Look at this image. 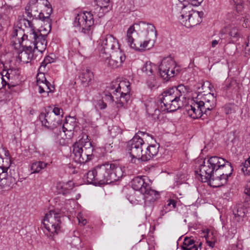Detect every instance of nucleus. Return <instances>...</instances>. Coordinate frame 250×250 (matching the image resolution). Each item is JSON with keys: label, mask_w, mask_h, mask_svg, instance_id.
Returning a JSON list of instances; mask_svg holds the SVG:
<instances>
[{"label": "nucleus", "mask_w": 250, "mask_h": 250, "mask_svg": "<svg viewBox=\"0 0 250 250\" xmlns=\"http://www.w3.org/2000/svg\"><path fill=\"white\" fill-rule=\"evenodd\" d=\"M243 8L242 3H238L236 4V9L238 13L241 11Z\"/></svg>", "instance_id": "51"}, {"label": "nucleus", "mask_w": 250, "mask_h": 250, "mask_svg": "<svg viewBox=\"0 0 250 250\" xmlns=\"http://www.w3.org/2000/svg\"><path fill=\"white\" fill-rule=\"evenodd\" d=\"M80 213H79V227L81 226H84L87 224V220L80 216Z\"/></svg>", "instance_id": "48"}, {"label": "nucleus", "mask_w": 250, "mask_h": 250, "mask_svg": "<svg viewBox=\"0 0 250 250\" xmlns=\"http://www.w3.org/2000/svg\"><path fill=\"white\" fill-rule=\"evenodd\" d=\"M130 83L128 81H113L107 87L103 98L108 104H112L114 101L113 95L117 100L115 101L117 104L119 106H123L130 99Z\"/></svg>", "instance_id": "5"}, {"label": "nucleus", "mask_w": 250, "mask_h": 250, "mask_svg": "<svg viewBox=\"0 0 250 250\" xmlns=\"http://www.w3.org/2000/svg\"><path fill=\"white\" fill-rule=\"evenodd\" d=\"M112 57L117 60L118 62H120V65L122 66L123 63L125 60V54L119 50L115 51V53L112 55Z\"/></svg>", "instance_id": "34"}, {"label": "nucleus", "mask_w": 250, "mask_h": 250, "mask_svg": "<svg viewBox=\"0 0 250 250\" xmlns=\"http://www.w3.org/2000/svg\"><path fill=\"white\" fill-rule=\"evenodd\" d=\"M144 144L143 140L138 135L127 142L126 150L132 158L131 162L135 163V160H142L143 157L142 146Z\"/></svg>", "instance_id": "11"}, {"label": "nucleus", "mask_w": 250, "mask_h": 250, "mask_svg": "<svg viewBox=\"0 0 250 250\" xmlns=\"http://www.w3.org/2000/svg\"><path fill=\"white\" fill-rule=\"evenodd\" d=\"M215 171L213 167L210 164L203 165L200 168V176L203 182H205L212 177L214 171Z\"/></svg>", "instance_id": "22"}, {"label": "nucleus", "mask_w": 250, "mask_h": 250, "mask_svg": "<svg viewBox=\"0 0 250 250\" xmlns=\"http://www.w3.org/2000/svg\"><path fill=\"white\" fill-rule=\"evenodd\" d=\"M147 26V30L150 31L153 35V39L157 38V31L154 25L146 23L145 21H140L139 23H135L134 25L130 26L126 32V42L127 45L133 49H138V45L134 43V38L133 34L135 32V26Z\"/></svg>", "instance_id": "13"}, {"label": "nucleus", "mask_w": 250, "mask_h": 250, "mask_svg": "<svg viewBox=\"0 0 250 250\" xmlns=\"http://www.w3.org/2000/svg\"><path fill=\"white\" fill-rule=\"evenodd\" d=\"M244 193L250 197V188H244Z\"/></svg>", "instance_id": "58"}, {"label": "nucleus", "mask_w": 250, "mask_h": 250, "mask_svg": "<svg viewBox=\"0 0 250 250\" xmlns=\"http://www.w3.org/2000/svg\"><path fill=\"white\" fill-rule=\"evenodd\" d=\"M78 16V14L77 15V16L75 17V20L73 22L74 27H77L78 26V21H77Z\"/></svg>", "instance_id": "60"}, {"label": "nucleus", "mask_w": 250, "mask_h": 250, "mask_svg": "<svg viewBox=\"0 0 250 250\" xmlns=\"http://www.w3.org/2000/svg\"><path fill=\"white\" fill-rule=\"evenodd\" d=\"M243 46L245 56L247 58L250 57V36L248 37L247 40L245 42Z\"/></svg>", "instance_id": "38"}, {"label": "nucleus", "mask_w": 250, "mask_h": 250, "mask_svg": "<svg viewBox=\"0 0 250 250\" xmlns=\"http://www.w3.org/2000/svg\"><path fill=\"white\" fill-rule=\"evenodd\" d=\"M76 84V81H74V83H71V85H73V87H74V88H77V86H75V85Z\"/></svg>", "instance_id": "63"}, {"label": "nucleus", "mask_w": 250, "mask_h": 250, "mask_svg": "<svg viewBox=\"0 0 250 250\" xmlns=\"http://www.w3.org/2000/svg\"><path fill=\"white\" fill-rule=\"evenodd\" d=\"M100 57L102 60L104 62L105 64L113 68L121 66L120 65V62H119L117 60H115L112 56H111V54L109 55H105L104 57Z\"/></svg>", "instance_id": "29"}, {"label": "nucleus", "mask_w": 250, "mask_h": 250, "mask_svg": "<svg viewBox=\"0 0 250 250\" xmlns=\"http://www.w3.org/2000/svg\"><path fill=\"white\" fill-rule=\"evenodd\" d=\"M203 1V0H187L186 1L192 5L197 6L199 5Z\"/></svg>", "instance_id": "44"}, {"label": "nucleus", "mask_w": 250, "mask_h": 250, "mask_svg": "<svg viewBox=\"0 0 250 250\" xmlns=\"http://www.w3.org/2000/svg\"><path fill=\"white\" fill-rule=\"evenodd\" d=\"M7 85L6 79L4 77L2 72H0V89H2L5 85Z\"/></svg>", "instance_id": "43"}, {"label": "nucleus", "mask_w": 250, "mask_h": 250, "mask_svg": "<svg viewBox=\"0 0 250 250\" xmlns=\"http://www.w3.org/2000/svg\"><path fill=\"white\" fill-rule=\"evenodd\" d=\"M38 14L40 15V16L38 17V19H40L43 21L44 22H46V24H48L47 23V19H46V16L44 15V14L41 12H39Z\"/></svg>", "instance_id": "47"}, {"label": "nucleus", "mask_w": 250, "mask_h": 250, "mask_svg": "<svg viewBox=\"0 0 250 250\" xmlns=\"http://www.w3.org/2000/svg\"><path fill=\"white\" fill-rule=\"evenodd\" d=\"M110 8L111 7H107L106 8L97 6V7L95 8V13L97 14L99 18H101L110 9Z\"/></svg>", "instance_id": "36"}, {"label": "nucleus", "mask_w": 250, "mask_h": 250, "mask_svg": "<svg viewBox=\"0 0 250 250\" xmlns=\"http://www.w3.org/2000/svg\"><path fill=\"white\" fill-rule=\"evenodd\" d=\"M7 171H5L1 174H0V188H3L4 186H9L7 184L8 178Z\"/></svg>", "instance_id": "37"}, {"label": "nucleus", "mask_w": 250, "mask_h": 250, "mask_svg": "<svg viewBox=\"0 0 250 250\" xmlns=\"http://www.w3.org/2000/svg\"><path fill=\"white\" fill-rule=\"evenodd\" d=\"M242 19L243 20V26L244 27L247 28L248 27V17H247V15H245L244 16H242L241 18V20Z\"/></svg>", "instance_id": "50"}, {"label": "nucleus", "mask_w": 250, "mask_h": 250, "mask_svg": "<svg viewBox=\"0 0 250 250\" xmlns=\"http://www.w3.org/2000/svg\"><path fill=\"white\" fill-rule=\"evenodd\" d=\"M186 1L187 0H177V2H176V3L173 5V7L172 8L173 11L174 12V8L175 7L176 5L179 4V3H181L182 4H185L183 2Z\"/></svg>", "instance_id": "56"}, {"label": "nucleus", "mask_w": 250, "mask_h": 250, "mask_svg": "<svg viewBox=\"0 0 250 250\" xmlns=\"http://www.w3.org/2000/svg\"><path fill=\"white\" fill-rule=\"evenodd\" d=\"M97 105L101 109H104L106 107V104L104 100H99L97 102Z\"/></svg>", "instance_id": "45"}, {"label": "nucleus", "mask_w": 250, "mask_h": 250, "mask_svg": "<svg viewBox=\"0 0 250 250\" xmlns=\"http://www.w3.org/2000/svg\"><path fill=\"white\" fill-rule=\"evenodd\" d=\"M158 148L155 145H151L148 146L145 153L143 154L142 161H147L155 156L158 153Z\"/></svg>", "instance_id": "25"}, {"label": "nucleus", "mask_w": 250, "mask_h": 250, "mask_svg": "<svg viewBox=\"0 0 250 250\" xmlns=\"http://www.w3.org/2000/svg\"><path fill=\"white\" fill-rule=\"evenodd\" d=\"M39 119L42 125L48 129L52 130L62 125L60 117H56L52 112L41 113Z\"/></svg>", "instance_id": "15"}, {"label": "nucleus", "mask_w": 250, "mask_h": 250, "mask_svg": "<svg viewBox=\"0 0 250 250\" xmlns=\"http://www.w3.org/2000/svg\"><path fill=\"white\" fill-rule=\"evenodd\" d=\"M4 77L6 79L8 88L11 91H14L13 88L16 87L20 83V72L18 68H12L8 69H3L2 71Z\"/></svg>", "instance_id": "16"}, {"label": "nucleus", "mask_w": 250, "mask_h": 250, "mask_svg": "<svg viewBox=\"0 0 250 250\" xmlns=\"http://www.w3.org/2000/svg\"><path fill=\"white\" fill-rule=\"evenodd\" d=\"M97 6L107 8L110 6V0H96Z\"/></svg>", "instance_id": "41"}, {"label": "nucleus", "mask_w": 250, "mask_h": 250, "mask_svg": "<svg viewBox=\"0 0 250 250\" xmlns=\"http://www.w3.org/2000/svg\"><path fill=\"white\" fill-rule=\"evenodd\" d=\"M47 165V163L42 161L36 162L32 164L31 168L33 173H38L45 168Z\"/></svg>", "instance_id": "32"}, {"label": "nucleus", "mask_w": 250, "mask_h": 250, "mask_svg": "<svg viewBox=\"0 0 250 250\" xmlns=\"http://www.w3.org/2000/svg\"><path fill=\"white\" fill-rule=\"evenodd\" d=\"M8 169V167H0V174H1V173L7 171Z\"/></svg>", "instance_id": "57"}, {"label": "nucleus", "mask_w": 250, "mask_h": 250, "mask_svg": "<svg viewBox=\"0 0 250 250\" xmlns=\"http://www.w3.org/2000/svg\"><path fill=\"white\" fill-rule=\"evenodd\" d=\"M174 13L178 16L180 22L187 28L200 24L204 16L203 11L193 10L189 4L179 3L174 8Z\"/></svg>", "instance_id": "6"}, {"label": "nucleus", "mask_w": 250, "mask_h": 250, "mask_svg": "<svg viewBox=\"0 0 250 250\" xmlns=\"http://www.w3.org/2000/svg\"><path fill=\"white\" fill-rule=\"evenodd\" d=\"M138 191L143 194L146 202H153L160 198L159 192L152 188H138Z\"/></svg>", "instance_id": "20"}, {"label": "nucleus", "mask_w": 250, "mask_h": 250, "mask_svg": "<svg viewBox=\"0 0 250 250\" xmlns=\"http://www.w3.org/2000/svg\"><path fill=\"white\" fill-rule=\"evenodd\" d=\"M44 59H45V62H47L48 63H52V62H54V59L49 56H47L45 57Z\"/></svg>", "instance_id": "52"}, {"label": "nucleus", "mask_w": 250, "mask_h": 250, "mask_svg": "<svg viewBox=\"0 0 250 250\" xmlns=\"http://www.w3.org/2000/svg\"><path fill=\"white\" fill-rule=\"evenodd\" d=\"M208 245L211 247H213L214 245V243L212 242H211V241H209V242H208Z\"/></svg>", "instance_id": "62"}, {"label": "nucleus", "mask_w": 250, "mask_h": 250, "mask_svg": "<svg viewBox=\"0 0 250 250\" xmlns=\"http://www.w3.org/2000/svg\"><path fill=\"white\" fill-rule=\"evenodd\" d=\"M123 175L121 167L106 162L98 165L84 176V179L88 184L95 186L110 184L120 179Z\"/></svg>", "instance_id": "1"}, {"label": "nucleus", "mask_w": 250, "mask_h": 250, "mask_svg": "<svg viewBox=\"0 0 250 250\" xmlns=\"http://www.w3.org/2000/svg\"><path fill=\"white\" fill-rule=\"evenodd\" d=\"M79 163L84 164L87 161L91 159V144L88 139V136L87 134H83L82 137L79 140Z\"/></svg>", "instance_id": "14"}, {"label": "nucleus", "mask_w": 250, "mask_h": 250, "mask_svg": "<svg viewBox=\"0 0 250 250\" xmlns=\"http://www.w3.org/2000/svg\"><path fill=\"white\" fill-rule=\"evenodd\" d=\"M94 79V75L89 67L82 68L79 72V81L83 87L89 86Z\"/></svg>", "instance_id": "18"}, {"label": "nucleus", "mask_w": 250, "mask_h": 250, "mask_svg": "<svg viewBox=\"0 0 250 250\" xmlns=\"http://www.w3.org/2000/svg\"><path fill=\"white\" fill-rule=\"evenodd\" d=\"M98 45L100 57L109 55L120 49L118 40L111 35L103 36L98 41Z\"/></svg>", "instance_id": "9"}, {"label": "nucleus", "mask_w": 250, "mask_h": 250, "mask_svg": "<svg viewBox=\"0 0 250 250\" xmlns=\"http://www.w3.org/2000/svg\"><path fill=\"white\" fill-rule=\"evenodd\" d=\"M242 171L245 175L250 174V157L241 165Z\"/></svg>", "instance_id": "35"}, {"label": "nucleus", "mask_w": 250, "mask_h": 250, "mask_svg": "<svg viewBox=\"0 0 250 250\" xmlns=\"http://www.w3.org/2000/svg\"><path fill=\"white\" fill-rule=\"evenodd\" d=\"M94 24L93 15L90 11H84L79 13V27L83 33H87Z\"/></svg>", "instance_id": "17"}, {"label": "nucleus", "mask_w": 250, "mask_h": 250, "mask_svg": "<svg viewBox=\"0 0 250 250\" xmlns=\"http://www.w3.org/2000/svg\"><path fill=\"white\" fill-rule=\"evenodd\" d=\"M169 211V209H166L165 207L160 211V215L161 216H164L167 212Z\"/></svg>", "instance_id": "54"}, {"label": "nucleus", "mask_w": 250, "mask_h": 250, "mask_svg": "<svg viewBox=\"0 0 250 250\" xmlns=\"http://www.w3.org/2000/svg\"><path fill=\"white\" fill-rule=\"evenodd\" d=\"M56 115V117H60L61 112H62V110L59 107H55L53 111L51 112Z\"/></svg>", "instance_id": "46"}, {"label": "nucleus", "mask_w": 250, "mask_h": 250, "mask_svg": "<svg viewBox=\"0 0 250 250\" xmlns=\"http://www.w3.org/2000/svg\"><path fill=\"white\" fill-rule=\"evenodd\" d=\"M65 215L62 209L51 210L46 213L43 220L45 229L51 234H57L61 228V218Z\"/></svg>", "instance_id": "8"}, {"label": "nucleus", "mask_w": 250, "mask_h": 250, "mask_svg": "<svg viewBox=\"0 0 250 250\" xmlns=\"http://www.w3.org/2000/svg\"><path fill=\"white\" fill-rule=\"evenodd\" d=\"M147 31H148V32H150V33L151 34L152 39H149L148 40L144 41L143 43H140L139 44V46H138V49H134L135 50L141 51V50H144L146 49L147 48H149L148 44L150 43V42H151L152 41V42L151 43V45H153L154 41L156 39H155V40L153 39V35H152V32L148 30H147Z\"/></svg>", "instance_id": "33"}, {"label": "nucleus", "mask_w": 250, "mask_h": 250, "mask_svg": "<svg viewBox=\"0 0 250 250\" xmlns=\"http://www.w3.org/2000/svg\"><path fill=\"white\" fill-rule=\"evenodd\" d=\"M176 63L171 57L164 58L159 66V73L162 78L168 81L175 74Z\"/></svg>", "instance_id": "12"}, {"label": "nucleus", "mask_w": 250, "mask_h": 250, "mask_svg": "<svg viewBox=\"0 0 250 250\" xmlns=\"http://www.w3.org/2000/svg\"><path fill=\"white\" fill-rule=\"evenodd\" d=\"M76 127V119L74 117L69 116L66 117L65 120V122L62 125V130L64 132L68 131L72 132V134L74 135V132L77 133V131L75 130Z\"/></svg>", "instance_id": "24"}, {"label": "nucleus", "mask_w": 250, "mask_h": 250, "mask_svg": "<svg viewBox=\"0 0 250 250\" xmlns=\"http://www.w3.org/2000/svg\"><path fill=\"white\" fill-rule=\"evenodd\" d=\"M177 202L173 199H169L167 201V204L165 205L166 209H169V211L174 209L176 207Z\"/></svg>", "instance_id": "39"}, {"label": "nucleus", "mask_w": 250, "mask_h": 250, "mask_svg": "<svg viewBox=\"0 0 250 250\" xmlns=\"http://www.w3.org/2000/svg\"><path fill=\"white\" fill-rule=\"evenodd\" d=\"M207 164H210V166L213 167L215 171L224 167L228 170V172H226V173L223 172L220 176V180H224V183H222V185L227 183L229 177L230 176L233 170L230 163L218 156L210 157L207 161Z\"/></svg>", "instance_id": "10"}, {"label": "nucleus", "mask_w": 250, "mask_h": 250, "mask_svg": "<svg viewBox=\"0 0 250 250\" xmlns=\"http://www.w3.org/2000/svg\"><path fill=\"white\" fill-rule=\"evenodd\" d=\"M216 98L213 94H200L193 99V102L188 109V114L195 119L201 118L204 114L211 116V111L216 106Z\"/></svg>", "instance_id": "4"}, {"label": "nucleus", "mask_w": 250, "mask_h": 250, "mask_svg": "<svg viewBox=\"0 0 250 250\" xmlns=\"http://www.w3.org/2000/svg\"><path fill=\"white\" fill-rule=\"evenodd\" d=\"M146 110L148 115L151 116L153 120H158L159 118V115L161 111L157 106V104L155 101L149 102L148 104H146Z\"/></svg>", "instance_id": "21"}, {"label": "nucleus", "mask_w": 250, "mask_h": 250, "mask_svg": "<svg viewBox=\"0 0 250 250\" xmlns=\"http://www.w3.org/2000/svg\"><path fill=\"white\" fill-rule=\"evenodd\" d=\"M181 248L182 250H198L197 245L195 244L194 240L188 237L184 238Z\"/></svg>", "instance_id": "26"}, {"label": "nucleus", "mask_w": 250, "mask_h": 250, "mask_svg": "<svg viewBox=\"0 0 250 250\" xmlns=\"http://www.w3.org/2000/svg\"><path fill=\"white\" fill-rule=\"evenodd\" d=\"M40 2L43 4L46 8V19H47V23L48 25L49 31H50L51 28V20L50 19V16L52 13V9L51 5L47 0H40Z\"/></svg>", "instance_id": "30"}, {"label": "nucleus", "mask_w": 250, "mask_h": 250, "mask_svg": "<svg viewBox=\"0 0 250 250\" xmlns=\"http://www.w3.org/2000/svg\"><path fill=\"white\" fill-rule=\"evenodd\" d=\"M35 29L32 21L25 18L21 19L18 25L15 26L12 34L11 44L12 46L20 53L26 48V51L31 50L30 42L35 38L34 31Z\"/></svg>", "instance_id": "2"}, {"label": "nucleus", "mask_w": 250, "mask_h": 250, "mask_svg": "<svg viewBox=\"0 0 250 250\" xmlns=\"http://www.w3.org/2000/svg\"><path fill=\"white\" fill-rule=\"evenodd\" d=\"M116 130H119L118 127L117 126H112L111 129H109V131L110 132V134L112 136L116 135V133H114L113 131H115Z\"/></svg>", "instance_id": "53"}, {"label": "nucleus", "mask_w": 250, "mask_h": 250, "mask_svg": "<svg viewBox=\"0 0 250 250\" xmlns=\"http://www.w3.org/2000/svg\"><path fill=\"white\" fill-rule=\"evenodd\" d=\"M220 40H213L212 42H211V47L212 48H214L215 47H216V46L219 43V42Z\"/></svg>", "instance_id": "55"}, {"label": "nucleus", "mask_w": 250, "mask_h": 250, "mask_svg": "<svg viewBox=\"0 0 250 250\" xmlns=\"http://www.w3.org/2000/svg\"><path fill=\"white\" fill-rule=\"evenodd\" d=\"M187 91L182 84L166 89L160 98L162 111L173 112L183 106Z\"/></svg>", "instance_id": "3"}, {"label": "nucleus", "mask_w": 250, "mask_h": 250, "mask_svg": "<svg viewBox=\"0 0 250 250\" xmlns=\"http://www.w3.org/2000/svg\"><path fill=\"white\" fill-rule=\"evenodd\" d=\"M41 3L40 0H31L25 8V14L27 17L30 18H32L33 19H38V17L40 16L38 14L39 11L38 7Z\"/></svg>", "instance_id": "19"}, {"label": "nucleus", "mask_w": 250, "mask_h": 250, "mask_svg": "<svg viewBox=\"0 0 250 250\" xmlns=\"http://www.w3.org/2000/svg\"><path fill=\"white\" fill-rule=\"evenodd\" d=\"M50 31H47L46 34L42 35L41 31L35 29L34 34L36 37L34 39L29 40L31 50L27 52L26 48L21 51L19 55V58L21 61L28 62L34 59V52L36 50L39 52L42 53L45 51L47 45L46 37Z\"/></svg>", "instance_id": "7"}, {"label": "nucleus", "mask_w": 250, "mask_h": 250, "mask_svg": "<svg viewBox=\"0 0 250 250\" xmlns=\"http://www.w3.org/2000/svg\"><path fill=\"white\" fill-rule=\"evenodd\" d=\"M47 64H48V63L47 62H45V59H44L43 61L41 64L40 69H42V67L44 68Z\"/></svg>", "instance_id": "59"}, {"label": "nucleus", "mask_w": 250, "mask_h": 250, "mask_svg": "<svg viewBox=\"0 0 250 250\" xmlns=\"http://www.w3.org/2000/svg\"><path fill=\"white\" fill-rule=\"evenodd\" d=\"M235 216L240 218H244L246 215V209L242 208H238L236 211H234Z\"/></svg>", "instance_id": "40"}, {"label": "nucleus", "mask_w": 250, "mask_h": 250, "mask_svg": "<svg viewBox=\"0 0 250 250\" xmlns=\"http://www.w3.org/2000/svg\"><path fill=\"white\" fill-rule=\"evenodd\" d=\"M47 82L44 74L43 73H38L37 76V85L43 82Z\"/></svg>", "instance_id": "42"}, {"label": "nucleus", "mask_w": 250, "mask_h": 250, "mask_svg": "<svg viewBox=\"0 0 250 250\" xmlns=\"http://www.w3.org/2000/svg\"><path fill=\"white\" fill-rule=\"evenodd\" d=\"M227 32L232 42L237 41L241 38L239 29L236 26H230L228 29Z\"/></svg>", "instance_id": "28"}, {"label": "nucleus", "mask_w": 250, "mask_h": 250, "mask_svg": "<svg viewBox=\"0 0 250 250\" xmlns=\"http://www.w3.org/2000/svg\"><path fill=\"white\" fill-rule=\"evenodd\" d=\"M157 69V66L150 61L146 62L144 64L142 70L148 76L154 75Z\"/></svg>", "instance_id": "27"}, {"label": "nucleus", "mask_w": 250, "mask_h": 250, "mask_svg": "<svg viewBox=\"0 0 250 250\" xmlns=\"http://www.w3.org/2000/svg\"><path fill=\"white\" fill-rule=\"evenodd\" d=\"M73 153L75 156H77L78 153V144L77 142H76L73 145Z\"/></svg>", "instance_id": "49"}, {"label": "nucleus", "mask_w": 250, "mask_h": 250, "mask_svg": "<svg viewBox=\"0 0 250 250\" xmlns=\"http://www.w3.org/2000/svg\"><path fill=\"white\" fill-rule=\"evenodd\" d=\"M220 186H215L214 187H213V188H220Z\"/></svg>", "instance_id": "64"}, {"label": "nucleus", "mask_w": 250, "mask_h": 250, "mask_svg": "<svg viewBox=\"0 0 250 250\" xmlns=\"http://www.w3.org/2000/svg\"><path fill=\"white\" fill-rule=\"evenodd\" d=\"M152 181L147 177H136L131 181L132 188H147L151 186Z\"/></svg>", "instance_id": "23"}, {"label": "nucleus", "mask_w": 250, "mask_h": 250, "mask_svg": "<svg viewBox=\"0 0 250 250\" xmlns=\"http://www.w3.org/2000/svg\"><path fill=\"white\" fill-rule=\"evenodd\" d=\"M39 86V92L40 93H42L45 92L49 93L53 91L54 87L50 83L47 81V82H45L38 84Z\"/></svg>", "instance_id": "31"}, {"label": "nucleus", "mask_w": 250, "mask_h": 250, "mask_svg": "<svg viewBox=\"0 0 250 250\" xmlns=\"http://www.w3.org/2000/svg\"><path fill=\"white\" fill-rule=\"evenodd\" d=\"M67 184L69 186L71 187V186H73V187H74V183L73 181H69L68 183H67Z\"/></svg>", "instance_id": "61"}]
</instances>
